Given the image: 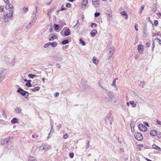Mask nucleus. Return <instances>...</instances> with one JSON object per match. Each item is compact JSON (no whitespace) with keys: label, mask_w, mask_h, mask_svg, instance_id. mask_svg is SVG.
<instances>
[{"label":"nucleus","mask_w":161,"mask_h":161,"mask_svg":"<svg viewBox=\"0 0 161 161\" xmlns=\"http://www.w3.org/2000/svg\"><path fill=\"white\" fill-rule=\"evenodd\" d=\"M5 8L9 11V17L10 19H12L13 17V9L14 8L13 5L11 4H6L5 6Z\"/></svg>","instance_id":"obj_1"},{"label":"nucleus","mask_w":161,"mask_h":161,"mask_svg":"<svg viewBox=\"0 0 161 161\" xmlns=\"http://www.w3.org/2000/svg\"><path fill=\"white\" fill-rule=\"evenodd\" d=\"M105 120L107 122H109L110 125H112L113 120V117L111 113H109L107 114Z\"/></svg>","instance_id":"obj_2"},{"label":"nucleus","mask_w":161,"mask_h":161,"mask_svg":"<svg viewBox=\"0 0 161 161\" xmlns=\"http://www.w3.org/2000/svg\"><path fill=\"white\" fill-rule=\"evenodd\" d=\"M115 50V48L112 47L108 48V59H109L113 55Z\"/></svg>","instance_id":"obj_3"},{"label":"nucleus","mask_w":161,"mask_h":161,"mask_svg":"<svg viewBox=\"0 0 161 161\" xmlns=\"http://www.w3.org/2000/svg\"><path fill=\"white\" fill-rule=\"evenodd\" d=\"M17 92H19L25 98H26L28 96V93L23 90L21 88H19L17 90Z\"/></svg>","instance_id":"obj_4"},{"label":"nucleus","mask_w":161,"mask_h":161,"mask_svg":"<svg viewBox=\"0 0 161 161\" xmlns=\"http://www.w3.org/2000/svg\"><path fill=\"white\" fill-rule=\"evenodd\" d=\"M134 136L135 138L138 141H141L143 138L142 134L140 132H137L135 133Z\"/></svg>","instance_id":"obj_5"},{"label":"nucleus","mask_w":161,"mask_h":161,"mask_svg":"<svg viewBox=\"0 0 161 161\" xmlns=\"http://www.w3.org/2000/svg\"><path fill=\"white\" fill-rule=\"evenodd\" d=\"M138 128L141 131L143 132H146L147 131V127L144 125L142 124H139Z\"/></svg>","instance_id":"obj_6"},{"label":"nucleus","mask_w":161,"mask_h":161,"mask_svg":"<svg viewBox=\"0 0 161 161\" xmlns=\"http://www.w3.org/2000/svg\"><path fill=\"white\" fill-rule=\"evenodd\" d=\"M108 97H107L108 101L110 102H112L113 99L114 97V95L111 92H109L108 93Z\"/></svg>","instance_id":"obj_7"},{"label":"nucleus","mask_w":161,"mask_h":161,"mask_svg":"<svg viewBox=\"0 0 161 161\" xmlns=\"http://www.w3.org/2000/svg\"><path fill=\"white\" fill-rule=\"evenodd\" d=\"M56 59L57 61H61L63 60V56L60 54H58L56 56Z\"/></svg>","instance_id":"obj_8"},{"label":"nucleus","mask_w":161,"mask_h":161,"mask_svg":"<svg viewBox=\"0 0 161 161\" xmlns=\"http://www.w3.org/2000/svg\"><path fill=\"white\" fill-rule=\"evenodd\" d=\"M5 78V74L3 71L2 70H0V82L2 81Z\"/></svg>","instance_id":"obj_9"},{"label":"nucleus","mask_w":161,"mask_h":161,"mask_svg":"<svg viewBox=\"0 0 161 161\" xmlns=\"http://www.w3.org/2000/svg\"><path fill=\"white\" fill-rule=\"evenodd\" d=\"M137 50L140 53H142L143 51V46L142 45H139L138 46Z\"/></svg>","instance_id":"obj_10"},{"label":"nucleus","mask_w":161,"mask_h":161,"mask_svg":"<svg viewBox=\"0 0 161 161\" xmlns=\"http://www.w3.org/2000/svg\"><path fill=\"white\" fill-rule=\"evenodd\" d=\"M4 20L6 22H8V21L9 16L7 12L5 13L4 14Z\"/></svg>","instance_id":"obj_11"},{"label":"nucleus","mask_w":161,"mask_h":161,"mask_svg":"<svg viewBox=\"0 0 161 161\" xmlns=\"http://www.w3.org/2000/svg\"><path fill=\"white\" fill-rule=\"evenodd\" d=\"M37 149L39 150V152H42L43 150H45L44 145H42L41 146L37 147Z\"/></svg>","instance_id":"obj_12"},{"label":"nucleus","mask_w":161,"mask_h":161,"mask_svg":"<svg viewBox=\"0 0 161 161\" xmlns=\"http://www.w3.org/2000/svg\"><path fill=\"white\" fill-rule=\"evenodd\" d=\"M97 33V31L95 30H93L91 32V35L92 37H94L96 35Z\"/></svg>","instance_id":"obj_13"},{"label":"nucleus","mask_w":161,"mask_h":161,"mask_svg":"<svg viewBox=\"0 0 161 161\" xmlns=\"http://www.w3.org/2000/svg\"><path fill=\"white\" fill-rule=\"evenodd\" d=\"M43 145L45 151H47L51 148V147L50 145L47 144H44Z\"/></svg>","instance_id":"obj_14"},{"label":"nucleus","mask_w":161,"mask_h":161,"mask_svg":"<svg viewBox=\"0 0 161 161\" xmlns=\"http://www.w3.org/2000/svg\"><path fill=\"white\" fill-rule=\"evenodd\" d=\"M157 131L155 130H152L150 132L151 135L153 136H155L157 135Z\"/></svg>","instance_id":"obj_15"},{"label":"nucleus","mask_w":161,"mask_h":161,"mask_svg":"<svg viewBox=\"0 0 161 161\" xmlns=\"http://www.w3.org/2000/svg\"><path fill=\"white\" fill-rule=\"evenodd\" d=\"M36 17L35 16L34 18L32 19L31 22L29 23V24L31 25H33L36 22Z\"/></svg>","instance_id":"obj_16"},{"label":"nucleus","mask_w":161,"mask_h":161,"mask_svg":"<svg viewBox=\"0 0 161 161\" xmlns=\"http://www.w3.org/2000/svg\"><path fill=\"white\" fill-rule=\"evenodd\" d=\"M64 34L65 36H68L70 34V31L69 29H67L65 30Z\"/></svg>","instance_id":"obj_17"},{"label":"nucleus","mask_w":161,"mask_h":161,"mask_svg":"<svg viewBox=\"0 0 161 161\" xmlns=\"http://www.w3.org/2000/svg\"><path fill=\"white\" fill-rule=\"evenodd\" d=\"M93 62L96 65H97L98 63V61L97 59L95 57H94L92 58Z\"/></svg>","instance_id":"obj_18"},{"label":"nucleus","mask_w":161,"mask_h":161,"mask_svg":"<svg viewBox=\"0 0 161 161\" xmlns=\"http://www.w3.org/2000/svg\"><path fill=\"white\" fill-rule=\"evenodd\" d=\"M28 161H36V160L35 157L30 156L28 158Z\"/></svg>","instance_id":"obj_19"},{"label":"nucleus","mask_w":161,"mask_h":161,"mask_svg":"<svg viewBox=\"0 0 161 161\" xmlns=\"http://www.w3.org/2000/svg\"><path fill=\"white\" fill-rule=\"evenodd\" d=\"M18 120L16 118H14L12 119L11 122L12 124H15L18 122Z\"/></svg>","instance_id":"obj_20"},{"label":"nucleus","mask_w":161,"mask_h":161,"mask_svg":"<svg viewBox=\"0 0 161 161\" xmlns=\"http://www.w3.org/2000/svg\"><path fill=\"white\" fill-rule=\"evenodd\" d=\"M120 14L122 16H126L125 19H128V14L125 11H123L121 12Z\"/></svg>","instance_id":"obj_21"},{"label":"nucleus","mask_w":161,"mask_h":161,"mask_svg":"<svg viewBox=\"0 0 161 161\" xmlns=\"http://www.w3.org/2000/svg\"><path fill=\"white\" fill-rule=\"evenodd\" d=\"M86 143V146L85 152L87 151V150L89 147L90 146L89 141H87Z\"/></svg>","instance_id":"obj_22"},{"label":"nucleus","mask_w":161,"mask_h":161,"mask_svg":"<svg viewBox=\"0 0 161 161\" xmlns=\"http://www.w3.org/2000/svg\"><path fill=\"white\" fill-rule=\"evenodd\" d=\"M49 44L50 45H51L52 47H56L57 45V43L56 42H54L53 43H51L50 42H49Z\"/></svg>","instance_id":"obj_23"},{"label":"nucleus","mask_w":161,"mask_h":161,"mask_svg":"<svg viewBox=\"0 0 161 161\" xmlns=\"http://www.w3.org/2000/svg\"><path fill=\"white\" fill-rule=\"evenodd\" d=\"M31 80H27V82L26 83V86H27V87H30L31 86Z\"/></svg>","instance_id":"obj_24"},{"label":"nucleus","mask_w":161,"mask_h":161,"mask_svg":"<svg viewBox=\"0 0 161 161\" xmlns=\"http://www.w3.org/2000/svg\"><path fill=\"white\" fill-rule=\"evenodd\" d=\"M88 3V0H83L82 3V7H83V5H84V6H86V4H87Z\"/></svg>","instance_id":"obj_25"},{"label":"nucleus","mask_w":161,"mask_h":161,"mask_svg":"<svg viewBox=\"0 0 161 161\" xmlns=\"http://www.w3.org/2000/svg\"><path fill=\"white\" fill-rule=\"evenodd\" d=\"M92 2V3L94 5L99 4L100 3V0H97V1H93Z\"/></svg>","instance_id":"obj_26"},{"label":"nucleus","mask_w":161,"mask_h":161,"mask_svg":"<svg viewBox=\"0 0 161 161\" xmlns=\"http://www.w3.org/2000/svg\"><path fill=\"white\" fill-rule=\"evenodd\" d=\"M40 87L38 86H36L34 88H32L31 89L32 91L34 92L35 91H39L40 89Z\"/></svg>","instance_id":"obj_27"},{"label":"nucleus","mask_w":161,"mask_h":161,"mask_svg":"<svg viewBox=\"0 0 161 161\" xmlns=\"http://www.w3.org/2000/svg\"><path fill=\"white\" fill-rule=\"evenodd\" d=\"M153 147L154 149H157L159 150L161 149V148L160 147H158V146L155 144H153Z\"/></svg>","instance_id":"obj_28"},{"label":"nucleus","mask_w":161,"mask_h":161,"mask_svg":"<svg viewBox=\"0 0 161 161\" xmlns=\"http://www.w3.org/2000/svg\"><path fill=\"white\" fill-rule=\"evenodd\" d=\"M15 111L17 114H19L21 112L20 108L19 107H17L15 109Z\"/></svg>","instance_id":"obj_29"},{"label":"nucleus","mask_w":161,"mask_h":161,"mask_svg":"<svg viewBox=\"0 0 161 161\" xmlns=\"http://www.w3.org/2000/svg\"><path fill=\"white\" fill-rule=\"evenodd\" d=\"M138 149L141 151L143 148V146L142 144H139L137 146Z\"/></svg>","instance_id":"obj_30"},{"label":"nucleus","mask_w":161,"mask_h":161,"mask_svg":"<svg viewBox=\"0 0 161 161\" xmlns=\"http://www.w3.org/2000/svg\"><path fill=\"white\" fill-rule=\"evenodd\" d=\"M69 41L68 40H64L62 42V44L63 45H65L68 43Z\"/></svg>","instance_id":"obj_31"},{"label":"nucleus","mask_w":161,"mask_h":161,"mask_svg":"<svg viewBox=\"0 0 161 161\" xmlns=\"http://www.w3.org/2000/svg\"><path fill=\"white\" fill-rule=\"evenodd\" d=\"M81 44H82V45L84 46L86 44L85 42L83 40L80 39L79 40Z\"/></svg>","instance_id":"obj_32"},{"label":"nucleus","mask_w":161,"mask_h":161,"mask_svg":"<svg viewBox=\"0 0 161 161\" xmlns=\"http://www.w3.org/2000/svg\"><path fill=\"white\" fill-rule=\"evenodd\" d=\"M130 104L132 105L133 107H135L136 106V104L134 103V102L133 101H131L129 102Z\"/></svg>","instance_id":"obj_33"},{"label":"nucleus","mask_w":161,"mask_h":161,"mask_svg":"<svg viewBox=\"0 0 161 161\" xmlns=\"http://www.w3.org/2000/svg\"><path fill=\"white\" fill-rule=\"evenodd\" d=\"M54 27L55 30H57L59 29V26L58 25L55 24L54 25Z\"/></svg>","instance_id":"obj_34"},{"label":"nucleus","mask_w":161,"mask_h":161,"mask_svg":"<svg viewBox=\"0 0 161 161\" xmlns=\"http://www.w3.org/2000/svg\"><path fill=\"white\" fill-rule=\"evenodd\" d=\"M57 36L55 35H53V36H52L49 39V41H51L52 40H53L55 39H56V38Z\"/></svg>","instance_id":"obj_35"},{"label":"nucleus","mask_w":161,"mask_h":161,"mask_svg":"<svg viewBox=\"0 0 161 161\" xmlns=\"http://www.w3.org/2000/svg\"><path fill=\"white\" fill-rule=\"evenodd\" d=\"M93 26H94L95 27H96L97 26V25L96 24L94 23H92L91 24V26L92 28H94Z\"/></svg>","instance_id":"obj_36"},{"label":"nucleus","mask_w":161,"mask_h":161,"mask_svg":"<svg viewBox=\"0 0 161 161\" xmlns=\"http://www.w3.org/2000/svg\"><path fill=\"white\" fill-rule=\"evenodd\" d=\"M36 75H33L32 74H29L28 75V77H30L32 79H33L34 77L36 76Z\"/></svg>","instance_id":"obj_37"},{"label":"nucleus","mask_w":161,"mask_h":161,"mask_svg":"<svg viewBox=\"0 0 161 161\" xmlns=\"http://www.w3.org/2000/svg\"><path fill=\"white\" fill-rule=\"evenodd\" d=\"M135 99L136 100L138 101L139 100L141 99V98H140L138 95H136L134 97Z\"/></svg>","instance_id":"obj_38"},{"label":"nucleus","mask_w":161,"mask_h":161,"mask_svg":"<svg viewBox=\"0 0 161 161\" xmlns=\"http://www.w3.org/2000/svg\"><path fill=\"white\" fill-rule=\"evenodd\" d=\"M112 85L115 88H116V81L114 80L113 81V83L112 84Z\"/></svg>","instance_id":"obj_39"},{"label":"nucleus","mask_w":161,"mask_h":161,"mask_svg":"<svg viewBox=\"0 0 161 161\" xmlns=\"http://www.w3.org/2000/svg\"><path fill=\"white\" fill-rule=\"evenodd\" d=\"M79 25H80V23H79V21L78 20H77V21L76 24L74 26L75 27H78L79 26Z\"/></svg>","instance_id":"obj_40"},{"label":"nucleus","mask_w":161,"mask_h":161,"mask_svg":"<svg viewBox=\"0 0 161 161\" xmlns=\"http://www.w3.org/2000/svg\"><path fill=\"white\" fill-rule=\"evenodd\" d=\"M53 10V9H51L50 11H48L47 13V15L49 17H50V15L51 14V12H52V11Z\"/></svg>","instance_id":"obj_41"},{"label":"nucleus","mask_w":161,"mask_h":161,"mask_svg":"<svg viewBox=\"0 0 161 161\" xmlns=\"http://www.w3.org/2000/svg\"><path fill=\"white\" fill-rule=\"evenodd\" d=\"M49 45H50V44H49V42L47 43H46L44 45V48H47V47Z\"/></svg>","instance_id":"obj_42"},{"label":"nucleus","mask_w":161,"mask_h":161,"mask_svg":"<svg viewBox=\"0 0 161 161\" xmlns=\"http://www.w3.org/2000/svg\"><path fill=\"white\" fill-rule=\"evenodd\" d=\"M144 81H141L140 82L139 86L141 87H142L144 85Z\"/></svg>","instance_id":"obj_43"},{"label":"nucleus","mask_w":161,"mask_h":161,"mask_svg":"<svg viewBox=\"0 0 161 161\" xmlns=\"http://www.w3.org/2000/svg\"><path fill=\"white\" fill-rule=\"evenodd\" d=\"M100 15V13L99 12H96L95 13L94 15L95 17H97Z\"/></svg>","instance_id":"obj_44"},{"label":"nucleus","mask_w":161,"mask_h":161,"mask_svg":"<svg viewBox=\"0 0 161 161\" xmlns=\"http://www.w3.org/2000/svg\"><path fill=\"white\" fill-rule=\"evenodd\" d=\"M144 5H142L141 6V11L140 12V14H142V11L143 9L144 8Z\"/></svg>","instance_id":"obj_45"},{"label":"nucleus","mask_w":161,"mask_h":161,"mask_svg":"<svg viewBox=\"0 0 161 161\" xmlns=\"http://www.w3.org/2000/svg\"><path fill=\"white\" fill-rule=\"evenodd\" d=\"M4 6H2L0 7V12H2L3 11Z\"/></svg>","instance_id":"obj_46"},{"label":"nucleus","mask_w":161,"mask_h":161,"mask_svg":"<svg viewBox=\"0 0 161 161\" xmlns=\"http://www.w3.org/2000/svg\"><path fill=\"white\" fill-rule=\"evenodd\" d=\"M154 23L155 26H156L158 25V22L157 20H154Z\"/></svg>","instance_id":"obj_47"},{"label":"nucleus","mask_w":161,"mask_h":161,"mask_svg":"<svg viewBox=\"0 0 161 161\" xmlns=\"http://www.w3.org/2000/svg\"><path fill=\"white\" fill-rule=\"evenodd\" d=\"M68 135L67 134H66L65 135H64L63 136V138L65 139L67 138H68Z\"/></svg>","instance_id":"obj_48"},{"label":"nucleus","mask_w":161,"mask_h":161,"mask_svg":"<svg viewBox=\"0 0 161 161\" xmlns=\"http://www.w3.org/2000/svg\"><path fill=\"white\" fill-rule=\"evenodd\" d=\"M69 156L70 158H72L74 156V154L73 153H69Z\"/></svg>","instance_id":"obj_49"},{"label":"nucleus","mask_w":161,"mask_h":161,"mask_svg":"<svg viewBox=\"0 0 161 161\" xmlns=\"http://www.w3.org/2000/svg\"><path fill=\"white\" fill-rule=\"evenodd\" d=\"M71 4L69 3H67L66 4V7L67 8H69L71 7Z\"/></svg>","instance_id":"obj_50"},{"label":"nucleus","mask_w":161,"mask_h":161,"mask_svg":"<svg viewBox=\"0 0 161 161\" xmlns=\"http://www.w3.org/2000/svg\"><path fill=\"white\" fill-rule=\"evenodd\" d=\"M155 40H158L159 41V43L161 44V40L159 39L158 38V37H156L155 39Z\"/></svg>","instance_id":"obj_51"},{"label":"nucleus","mask_w":161,"mask_h":161,"mask_svg":"<svg viewBox=\"0 0 161 161\" xmlns=\"http://www.w3.org/2000/svg\"><path fill=\"white\" fill-rule=\"evenodd\" d=\"M157 137L159 138H161V133H159L158 134H157Z\"/></svg>","instance_id":"obj_52"},{"label":"nucleus","mask_w":161,"mask_h":161,"mask_svg":"<svg viewBox=\"0 0 161 161\" xmlns=\"http://www.w3.org/2000/svg\"><path fill=\"white\" fill-rule=\"evenodd\" d=\"M144 124L146 125L147 126V127H150V126L148 124V123H147V122H144Z\"/></svg>","instance_id":"obj_53"},{"label":"nucleus","mask_w":161,"mask_h":161,"mask_svg":"<svg viewBox=\"0 0 161 161\" xmlns=\"http://www.w3.org/2000/svg\"><path fill=\"white\" fill-rule=\"evenodd\" d=\"M100 86L103 89H104V90L106 91H108V90L105 88L103 87L101 85H100Z\"/></svg>","instance_id":"obj_54"},{"label":"nucleus","mask_w":161,"mask_h":161,"mask_svg":"<svg viewBox=\"0 0 161 161\" xmlns=\"http://www.w3.org/2000/svg\"><path fill=\"white\" fill-rule=\"evenodd\" d=\"M138 27V25L137 24H136L135 26V29L136 31H137L138 30V29L137 28V27Z\"/></svg>","instance_id":"obj_55"},{"label":"nucleus","mask_w":161,"mask_h":161,"mask_svg":"<svg viewBox=\"0 0 161 161\" xmlns=\"http://www.w3.org/2000/svg\"><path fill=\"white\" fill-rule=\"evenodd\" d=\"M157 123L159 125H161V121L158 120H157Z\"/></svg>","instance_id":"obj_56"},{"label":"nucleus","mask_w":161,"mask_h":161,"mask_svg":"<svg viewBox=\"0 0 161 161\" xmlns=\"http://www.w3.org/2000/svg\"><path fill=\"white\" fill-rule=\"evenodd\" d=\"M53 127V126H52L51 128V130H50V133H53V130L52 128Z\"/></svg>","instance_id":"obj_57"},{"label":"nucleus","mask_w":161,"mask_h":161,"mask_svg":"<svg viewBox=\"0 0 161 161\" xmlns=\"http://www.w3.org/2000/svg\"><path fill=\"white\" fill-rule=\"evenodd\" d=\"M150 44V43L149 42H147L146 43V47H149V46Z\"/></svg>","instance_id":"obj_58"},{"label":"nucleus","mask_w":161,"mask_h":161,"mask_svg":"<svg viewBox=\"0 0 161 161\" xmlns=\"http://www.w3.org/2000/svg\"><path fill=\"white\" fill-rule=\"evenodd\" d=\"M5 2L6 3L8 4L9 3V0H4Z\"/></svg>","instance_id":"obj_59"},{"label":"nucleus","mask_w":161,"mask_h":161,"mask_svg":"<svg viewBox=\"0 0 161 161\" xmlns=\"http://www.w3.org/2000/svg\"><path fill=\"white\" fill-rule=\"evenodd\" d=\"M59 93H58V92H56V93H55L54 94V96H55V97H58L59 96Z\"/></svg>","instance_id":"obj_60"},{"label":"nucleus","mask_w":161,"mask_h":161,"mask_svg":"<svg viewBox=\"0 0 161 161\" xmlns=\"http://www.w3.org/2000/svg\"><path fill=\"white\" fill-rule=\"evenodd\" d=\"M56 66L59 68H61V66L59 64H56Z\"/></svg>","instance_id":"obj_61"},{"label":"nucleus","mask_w":161,"mask_h":161,"mask_svg":"<svg viewBox=\"0 0 161 161\" xmlns=\"http://www.w3.org/2000/svg\"><path fill=\"white\" fill-rule=\"evenodd\" d=\"M23 9L26 12L28 10V8L25 7L23 8Z\"/></svg>","instance_id":"obj_62"},{"label":"nucleus","mask_w":161,"mask_h":161,"mask_svg":"<svg viewBox=\"0 0 161 161\" xmlns=\"http://www.w3.org/2000/svg\"><path fill=\"white\" fill-rule=\"evenodd\" d=\"M119 149L122 152H123L124 151V149L123 148H121Z\"/></svg>","instance_id":"obj_63"},{"label":"nucleus","mask_w":161,"mask_h":161,"mask_svg":"<svg viewBox=\"0 0 161 161\" xmlns=\"http://www.w3.org/2000/svg\"><path fill=\"white\" fill-rule=\"evenodd\" d=\"M66 8H62L61 9V11L64 10Z\"/></svg>","instance_id":"obj_64"}]
</instances>
